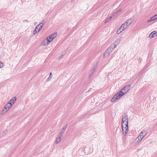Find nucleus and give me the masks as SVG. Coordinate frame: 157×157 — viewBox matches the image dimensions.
Wrapping results in <instances>:
<instances>
[{"mask_svg": "<svg viewBox=\"0 0 157 157\" xmlns=\"http://www.w3.org/2000/svg\"><path fill=\"white\" fill-rule=\"evenodd\" d=\"M130 89V85H126L124 86L111 98V102L113 103L118 100L127 93Z\"/></svg>", "mask_w": 157, "mask_h": 157, "instance_id": "nucleus-1", "label": "nucleus"}, {"mask_svg": "<svg viewBox=\"0 0 157 157\" xmlns=\"http://www.w3.org/2000/svg\"><path fill=\"white\" fill-rule=\"evenodd\" d=\"M121 124L123 133L126 136L127 135L128 129V118L127 116L123 117Z\"/></svg>", "mask_w": 157, "mask_h": 157, "instance_id": "nucleus-2", "label": "nucleus"}, {"mask_svg": "<svg viewBox=\"0 0 157 157\" xmlns=\"http://www.w3.org/2000/svg\"><path fill=\"white\" fill-rule=\"evenodd\" d=\"M133 21V20L132 18H130L126 20L125 22L121 25L120 28L117 30V34H120L132 23Z\"/></svg>", "mask_w": 157, "mask_h": 157, "instance_id": "nucleus-3", "label": "nucleus"}, {"mask_svg": "<svg viewBox=\"0 0 157 157\" xmlns=\"http://www.w3.org/2000/svg\"><path fill=\"white\" fill-rule=\"evenodd\" d=\"M146 134L145 131H143L140 132L137 138L135 139V144L136 145L138 144L142 140Z\"/></svg>", "mask_w": 157, "mask_h": 157, "instance_id": "nucleus-4", "label": "nucleus"}, {"mask_svg": "<svg viewBox=\"0 0 157 157\" xmlns=\"http://www.w3.org/2000/svg\"><path fill=\"white\" fill-rule=\"evenodd\" d=\"M123 39V37L122 36L119 37L114 41L113 43L110 47L114 50L117 45L122 41Z\"/></svg>", "mask_w": 157, "mask_h": 157, "instance_id": "nucleus-5", "label": "nucleus"}, {"mask_svg": "<svg viewBox=\"0 0 157 157\" xmlns=\"http://www.w3.org/2000/svg\"><path fill=\"white\" fill-rule=\"evenodd\" d=\"M57 35V33H55L47 37V40L48 41V43H50L51 42L52 40L56 37Z\"/></svg>", "mask_w": 157, "mask_h": 157, "instance_id": "nucleus-6", "label": "nucleus"}, {"mask_svg": "<svg viewBox=\"0 0 157 157\" xmlns=\"http://www.w3.org/2000/svg\"><path fill=\"white\" fill-rule=\"evenodd\" d=\"M113 50L114 49L111 47H109L104 54V57H106L108 56Z\"/></svg>", "mask_w": 157, "mask_h": 157, "instance_id": "nucleus-7", "label": "nucleus"}, {"mask_svg": "<svg viewBox=\"0 0 157 157\" xmlns=\"http://www.w3.org/2000/svg\"><path fill=\"white\" fill-rule=\"evenodd\" d=\"M157 36V31H154L151 32L149 35L148 37L150 39L156 37Z\"/></svg>", "mask_w": 157, "mask_h": 157, "instance_id": "nucleus-8", "label": "nucleus"}, {"mask_svg": "<svg viewBox=\"0 0 157 157\" xmlns=\"http://www.w3.org/2000/svg\"><path fill=\"white\" fill-rule=\"evenodd\" d=\"M67 128V125H64L61 129L60 132L59 134V136H62L64 132H65Z\"/></svg>", "mask_w": 157, "mask_h": 157, "instance_id": "nucleus-9", "label": "nucleus"}, {"mask_svg": "<svg viewBox=\"0 0 157 157\" xmlns=\"http://www.w3.org/2000/svg\"><path fill=\"white\" fill-rule=\"evenodd\" d=\"M16 99L17 98L16 97H13L8 102L10 103L12 105H13L15 102Z\"/></svg>", "mask_w": 157, "mask_h": 157, "instance_id": "nucleus-10", "label": "nucleus"}, {"mask_svg": "<svg viewBox=\"0 0 157 157\" xmlns=\"http://www.w3.org/2000/svg\"><path fill=\"white\" fill-rule=\"evenodd\" d=\"M49 43H48V41L47 39L44 40L41 43V45L43 46H45L48 45Z\"/></svg>", "mask_w": 157, "mask_h": 157, "instance_id": "nucleus-11", "label": "nucleus"}, {"mask_svg": "<svg viewBox=\"0 0 157 157\" xmlns=\"http://www.w3.org/2000/svg\"><path fill=\"white\" fill-rule=\"evenodd\" d=\"M62 136H59V135H58L57 137L56 138V143L57 144L59 143L61 141V138Z\"/></svg>", "mask_w": 157, "mask_h": 157, "instance_id": "nucleus-12", "label": "nucleus"}, {"mask_svg": "<svg viewBox=\"0 0 157 157\" xmlns=\"http://www.w3.org/2000/svg\"><path fill=\"white\" fill-rule=\"evenodd\" d=\"M96 68V67H94L91 70V73L89 75V76H91L94 73L95 70Z\"/></svg>", "mask_w": 157, "mask_h": 157, "instance_id": "nucleus-13", "label": "nucleus"}, {"mask_svg": "<svg viewBox=\"0 0 157 157\" xmlns=\"http://www.w3.org/2000/svg\"><path fill=\"white\" fill-rule=\"evenodd\" d=\"M40 30L38 29L37 26L35 28V30H34L33 32V34L35 35L37 33H38L39 32Z\"/></svg>", "mask_w": 157, "mask_h": 157, "instance_id": "nucleus-14", "label": "nucleus"}, {"mask_svg": "<svg viewBox=\"0 0 157 157\" xmlns=\"http://www.w3.org/2000/svg\"><path fill=\"white\" fill-rule=\"evenodd\" d=\"M155 20L156 19H155V17H154L153 16H152V17H151L150 18V19L147 20V22H150L153 21L154 20Z\"/></svg>", "mask_w": 157, "mask_h": 157, "instance_id": "nucleus-15", "label": "nucleus"}, {"mask_svg": "<svg viewBox=\"0 0 157 157\" xmlns=\"http://www.w3.org/2000/svg\"><path fill=\"white\" fill-rule=\"evenodd\" d=\"M52 73L51 72L50 73V75L48 77V78L47 79V81H49L52 78Z\"/></svg>", "mask_w": 157, "mask_h": 157, "instance_id": "nucleus-16", "label": "nucleus"}, {"mask_svg": "<svg viewBox=\"0 0 157 157\" xmlns=\"http://www.w3.org/2000/svg\"><path fill=\"white\" fill-rule=\"evenodd\" d=\"M12 105L9 102L6 104V105L9 108V109L11 107Z\"/></svg>", "mask_w": 157, "mask_h": 157, "instance_id": "nucleus-17", "label": "nucleus"}, {"mask_svg": "<svg viewBox=\"0 0 157 157\" xmlns=\"http://www.w3.org/2000/svg\"><path fill=\"white\" fill-rule=\"evenodd\" d=\"M7 112V111L6 110H4V109H3L1 111L0 113L1 114H4L6 113Z\"/></svg>", "mask_w": 157, "mask_h": 157, "instance_id": "nucleus-18", "label": "nucleus"}, {"mask_svg": "<svg viewBox=\"0 0 157 157\" xmlns=\"http://www.w3.org/2000/svg\"><path fill=\"white\" fill-rule=\"evenodd\" d=\"M37 27L38 29L40 30L42 28L43 26L40 24H39L37 26Z\"/></svg>", "mask_w": 157, "mask_h": 157, "instance_id": "nucleus-19", "label": "nucleus"}, {"mask_svg": "<svg viewBox=\"0 0 157 157\" xmlns=\"http://www.w3.org/2000/svg\"><path fill=\"white\" fill-rule=\"evenodd\" d=\"M45 23V21L44 20L42 21V22L41 23H40L39 24L40 25H42V26H43V25H44V24Z\"/></svg>", "mask_w": 157, "mask_h": 157, "instance_id": "nucleus-20", "label": "nucleus"}, {"mask_svg": "<svg viewBox=\"0 0 157 157\" xmlns=\"http://www.w3.org/2000/svg\"><path fill=\"white\" fill-rule=\"evenodd\" d=\"M121 11V10H119L118 11H117L116 13L114 14V15H118L119 13H120Z\"/></svg>", "mask_w": 157, "mask_h": 157, "instance_id": "nucleus-21", "label": "nucleus"}, {"mask_svg": "<svg viewBox=\"0 0 157 157\" xmlns=\"http://www.w3.org/2000/svg\"><path fill=\"white\" fill-rule=\"evenodd\" d=\"M3 109L6 110L7 112L9 110V108L6 105L4 106Z\"/></svg>", "mask_w": 157, "mask_h": 157, "instance_id": "nucleus-22", "label": "nucleus"}, {"mask_svg": "<svg viewBox=\"0 0 157 157\" xmlns=\"http://www.w3.org/2000/svg\"><path fill=\"white\" fill-rule=\"evenodd\" d=\"M110 21V20H109V19L108 18L105 20V23H107L108 22Z\"/></svg>", "mask_w": 157, "mask_h": 157, "instance_id": "nucleus-23", "label": "nucleus"}, {"mask_svg": "<svg viewBox=\"0 0 157 157\" xmlns=\"http://www.w3.org/2000/svg\"><path fill=\"white\" fill-rule=\"evenodd\" d=\"M3 66V63L0 61V68H2Z\"/></svg>", "mask_w": 157, "mask_h": 157, "instance_id": "nucleus-24", "label": "nucleus"}, {"mask_svg": "<svg viewBox=\"0 0 157 157\" xmlns=\"http://www.w3.org/2000/svg\"><path fill=\"white\" fill-rule=\"evenodd\" d=\"M155 19H157V13L154 16Z\"/></svg>", "mask_w": 157, "mask_h": 157, "instance_id": "nucleus-25", "label": "nucleus"}, {"mask_svg": "<svg viewBox=\"0 0 157 157\" xmlns=\"http://www.w3.org/2000/svg\"><path fill=\"white\" fill-rule=\"evenodd\" d=\"M108 18H109V20H110L112 18V17H108Z\"/></svg>", "mask_w": 157, "mask_h": 157, "instance_id": "nucleus-26", "label": "nucleus"}]
</instances>
